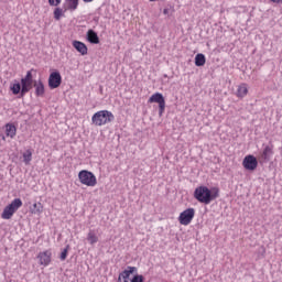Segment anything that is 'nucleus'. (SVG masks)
Wrapping results in <instances>:
<instances>
[{
    "label": "nucleus",
    "mask_w": 282,
    "mask_h": 282,
    "mask_svg": "<svg viewBox=\"0 0 282 282\" xmlns=\"http://www.w3.org/2000/svg\"><path fill=\"white\" fill-rule=\"evenodd\" d=\"M72 45L79 54H82V56H87L89 50L87 48L86 43L75 40L73 41Z\"/></svg>",
    "instance_id": "obj_12"
},
{
    "label": "nucleus",
    "mask_w": 282,
    "mask_h": 282,
    "mask_svg": "<svg viewBox=\"0 0 282 282\" xmlns=\"http://www.w3.org/2000/svg\"><path fill=\"white\" fill-rule=\"evenodd\" d=\"M40 265H43L44 268H47L50 263H52V250H45L37 254L36 257Z\"/></svg>",
    "instance_id": "obj_10"
},
{
    "label": "nucleus",
    "mask_w": 282,
    "mask_h": 282,
    "mask_svg": "<svg viewBox=\"0 0 282 282\" xmlns=\"http://www.w3.org/2000/svg\"><path fill=\"white\" fill-rule=\"evenodd\" d=\"M61 83H63V77L61 76V73L53 72L50 74V77H48L50 89H58V87H61Z\"/></svg>",
    "instance_id": "obj_9"
},
{
    "label": "nucleus",
    "mask_w": 282,
    "mask_h": 282,
    "mask_svg": "<svg viewBox=\"0 0 282 282\" xmlns=\"http://www.w3.org/2000/svg\"><path fill=\"white\" fill-rule=\"evenodd\" d=\"M130 282H144V276L134 275Z\"/></svg>",
    "instance_id": "obj_26"
},
{
    "label": "nucleus",
    "mask_w": 282,
    "mask_h": 282,
    "mask_svg": "<svg viewBox=\"0 0 282 282\" xmlns=\"http://www.w3.org/2000/svg\"><path fill=\"white\" fill-rule=\"evenodd\" d=\"M86 36L88 43H91L93 45H98V43H100V37H98V33L94 30H88Z\"/></svg>",
    "instance_id": "obj_13"
},
{
    "label": "nucleus",
    "mask_w": 282,
    "mask_h": 282,
    "mask_svg": "<svg viewBox=\"0 0 282 282\" xmlns=\"http://www.w3.org/2000/svg\"><path fill=\"white\" fill-rule=\"evenodd\" d=\"M32 87H34V77L32 76V70L26 72V75L21 78V82L13 80L10 85V91L13 94V96H21L23 98L25 94H29V91H32Z\"/></svg>",
    "instance_id": "obj_1"
},
{
    "label": "nucleus",
    "mask_w": 282,
    "mask_h": 282,
    "mask_svg": "<svg viewBox=\"0 0 282 282\" xmlns=\"http://www.w3.org/2000/svg\"><path fill=\"white\" fill-rule=\"evenodd\" d=\"M194 197L197 202H199V204L208 205L210 202H214V199L219 197V188L213 187L210 189L208 186L200 185L195 188Z\"/></svg>",
    "instance_id": "obj_2"
},
{
    "label": "nucleus",
    "mask_w": 282,
    "mask_h": 282,
    "mask_svg": "<svg viewBox=\"0 0 282 282\" xmlns=\"http://www.w3.org/2000/svg\"><path fill=\"white\" fill-rule=\"evenodd\" d=\"M116 117L113 112L109 110H99L95 112L91 117V122L95 127H105V124H109V122H113Z\"/></svg>",
    "instance_id": "obj_3"
},
{
    "label": "nucleus",
    "mask_w": 282,
    "mask_h": 282,
    "mask_svg": "<svg viewBox=\"0 0 282 282\" xmlns=\"http://www.w3.org/2000/svg\"><path fill=\"white\" fill-rule=\"evenodd\" d=\"M83 1H94V0H83Z\"/></svg>",
    "instance_id": "obj_29"
},
{
    "label": "nucleus",
    "mask_w": 282,
    "mask_h": 282,
    "mask_svg": "<svg viewBox=\"0 0 282 282\" xmlns=\"http://www.w3.org/2000/svg\"><path fill=\"white\" fill-rule=\"evenodd\" d=\"M67 252H69V245H67L66 248L62 251L59 256L61 261H65V259H67Z\"/></svg>",
    "instance_id": "obj_25"
},
{
    "label": "nucleus",
    "mask_w": 282,
    "mask_h": 282,
    "mask_svg": "<svg viewBox=\"0 0 282 282\" xmlns=\"http://www.w3.org/2000/svg\"><path fill=\"white\" fill-rule=\"evenodd\" d=\"M48 1H61V0H48ZM65 1H78V0H65Z\"/></svg>",
    "instance_id": "obj_28"
},
{
    "label": "nucleus",
    "mask_w": 282,
    "mask_h": 282,
    "mask_svg": "<svg viewBox=\"0 0 282 282\" xmlns=\"http://www.w3.org/2000/svg\"><path fill=\"white\" fill-rule=\"evenodd\" d=\"M64 8L66 9V12L67 10L74 11L78 8V1H67L64 3Z\"/></svg>",
    "instance_id": "obj_22"
},
{
    "label": "nucleus",
    "mask_w": 282,
    "mask_h": 282,
    "mask_svg": "<svg viewBox=\"0 0 282 282\" xmlns=\"http://www.w3.org/2000/svg\"><path fill=\"white\" fill-rule=\"evenodd\" d=\"M58 3H61V1H50V6H58Z\"/></svg>",
    "instance_id": "obj_27"
},
{
    "label": "nucleus",
    "mask_w": 282,
    "mask_h": 282,
    "mask_svg": "<svg viewBox=\"0 0 282 282\" xmlns=\"http://www.w3.org/2000/svg\"><path fill=\"white\" fill-rule=\"evenodd\" d=\"M195 65L196 67H204L206 65V55L198 53L195 56Z\"/></svg>",
    "instance_id": "obj_19"
},
{
    "label": "nucleus",
    "mask_w": 282,
    "mask_h": 282,
    "mask_svg": "<svg viewBox=\"0 0 282 282\" xmlns=\"http://www.w3.org/2000/svg\"><path fill=\"white\" fill-rule=\"evenodd\" d=\"M133 272H138V268L127 267V269L119 274L117 282H131L130 276Z\"/></svg>",
    "instance_id": "obj_11"
},
{
    "label": "nucleus",
    "mask_w": 282,
    "mask_h": 282,
    "mask_svg": "<svg viewBox=\"0 0 282 282\" xmlns=\"http://www.w3.org/2000/svg\"><path fill=\"white\" fill-rule=\"evenodd\" d=\"M67 12V9H65V7H63V8H56L55 10H54V19L56 20V21H61V18L62 17H65V13Z\"/></svg>",
    "instance_id": "obj_21"
},
{
    "label": "nucleus",
    "mask_w": 282,
    "mask_h": 282,
    "mask_svg": "<svg viewBox=\"0 0 282 282\" xmlns=\"http://www.w3.org/2000/svg\"><path fill=\"white\" fill-rule=\"evenodd\" d=\"M23 162L26 166H30V162H32V149H28L22 154Z\"/></svg>",
    "instance_id": "obj_20"
},
{
    "label": "nucleus",
    "mask_w": 282,
    "mask_h": 282,
    "mask_svg": "<svg viewBox=\"0 0 282 282\" xmlns=\"http://www.w3.org/2000/svg\"><path fill=\"white\" fill-rule=\"evenodd\" d=\"M87 240L89 241L90 246H94V243H98V236L94 234V231L88 232Z\"/></svg>",
    "instance_id": "obj_23"
},
{
    "label": "nucleus",
    "mask_w": 282,
    "mask_h": 282,
    "mask_svg": "<svg viewBox=\"0 0 282 282\" xmlns=\"http://www.w3.org/2000/svg\"><path fill=\"white\" fill-rule=\"evenodd\" d=\"M33 87L35 88V96L41 98L45 96V85H43V82H34Z\"/></svg>",
    "instance_id": "obj_14"
},
{
    "label": "nucleus",
    "mask_w": 282,
    "mask_h": 282,
    "mask_svg": "<svg viewBox=\"0 0 282 282\" xmlns=\"http://www.w3.org/2000/svg\"><path fill=\"white\" fill-rule=\"evenodd\" d=\"M148 102L153 104L156 102L159 105V115L163 116L166 109V100L164 99V95L161 93H154L148 100Z\"/></svg>",
    "instance_id": "obj_7"
},
{
    "label": "nucleus",
    "mask_w": 282,
    "mask_h": 282,
    "mask_svg": "<svg viewBox=\"0 0 282 282\" xmlns=\"http://www.w3.org/2000/svg\"><path fill=\"white\" fill-rule=\"evenodd\" d=\"M175 12V8L173 6H167L163 9V14L171 17Z\"/></svg>",
    "instance_id": "obj_24"
},
{
    "label": "nucleus",
    "mask_w": 282,
    "mask_h": 282,
    "mask_svg": "<svg viewBox=\"0 0 282 282\" xmlns=\"http://www.w3.org/2000/svg\"><path fill=\"white\" fill-rule=\"evenodd\" d=\"M6 135L7 138H14V135H17V126L12 123H7Z\"/></svg>",
    "instance_id": "obj_16"
},
{
    "label": "nucleus",
    "mask_w": 282,
    "mask_h": 282,
    "mask_svg": "<svg viewBox=\"0 0 282 282\" xmlns=\"http://www.w3.org/2000/svg\"><path fill=\"white\" fill-rule=\"evenodd\" d=\"M31 215H42L43 214V204L41 202L34 203L32 207H30Z\"/></svg>",
    "instance_id": "obj_17"
},
{
    "label": "nucleus",
    "mask_w": 282,
    "mask_h": 282,
    "mask_svg": "<svg viewBox=\"0 0 282 282\" xmlns=\"http://www.w3.org/2000/svg\"><path fill=\"white\" fill-rule=\"evenodd\" d=\"M236 96L237 98H246V96H248V84L242 83L238 85Z\"/></svg>",
    "instance_id": "obj_15"
},
{
    "label": "nucleus",
    "mask_w": 282,
    "mask_h": 282,
    "mask_svg": "<svg viewBox=\"0 0 282 282\" xmlns=\"http://www.w3.org/2000/svg\"><path fill=\"white\" fill-rule=\"evenodd\" d=\"M242 166L246 171H257V166H259V161L252 154H248L242 160Z\"/></svg>",
    "instance_id": "obj_8"
},
{
    "label": "nucleus",
    "mask_w": 282,
    "mask_h": 282,
    "mask_svg": "<svg viewBox=\"0 0 282 282\" xmlns=\"http://www.w3.org/2000/svg\"><path fill=\"white\" fill-rule=\"evenodd\" d=\"M193 219H195V208L189 207L180 214L178 224H181V226H189Z\"/></svg>",
    "instance_id": "obj_6"
},
{
    "label": "nucleus",
    "mask_w": 282,
    "mask_h": 282,
    "mask_svg": "<svg viewBox=\"0 0 282 282\" xmlns=\"http://www.w3.org/2000/svg\"><path fill=\"white\" fill-rule=\"evenodd\" d=\"M21 206H23V200H21V198H15L11 202V204H9L8 206L4 207L2 214H1V218L2 219H12V217L14 216V213H17V210H19V208H21Z\"/></svg>",
    "instance_id": "obj_5"
},
{
    "label": "nucleus",
    "mask_w": 282,
    "mask_h": 282,
    "mask_svg": "<svg viewBox=\"0 0 282 282\" xmlns=\"http://www.w3.org/2000/svg\"><path fill=\"white\" fill-rule=\"evenodd\" d=\"M78 180L83 186H88L89 188H94L98 184V178L96 174L88 170H82L78 173Z\"/></svg>",
    "instance_id": "obj_4"
},
{
    "label": "nucleus",
    "mask_w": 282,
    "mask_h": 282,
    "mask_svg": "<svg viewBox=\"0 0 282 282\" xmlns=\"http://www.w3.org/2000/svg\"><path fill=\"white\" fill-rule=\"evenodd\" d=\"M271 155H274V145H265L262 151L263 160H270Z\"/></svg>",
    "instance_id": "obj_18"
}]
</instances>
